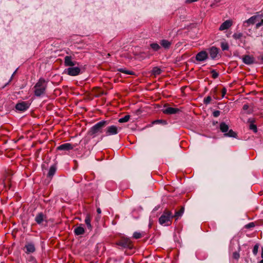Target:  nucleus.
Returning <instances> with one entry per match:
<instances>
[{"label":"nucleus","mask_w":263,"mask_h":263,"mask_svg":"<svg viewBox=\"0 0 263 263\" xmlns=\"http://www.w3.org/2000/svg\"><path fill=\"white\" fill-rule=\"evenodd\" d=\"M121 128L115 125H111L107 127L105 130V134L101 137V139L105 136H109L117 134Z\"/></svg>","instance_id":"obj_5"},{"label":"nucleus","mask_w":263,"mask_h":263,"mask_svg":"<svg viewBox=\"0 0 263 263\" xmlns=\"http://www.w3.org/2000/svg\"><path fill=\"white\" fill-rule=\"evenodd\" d=\"M85 222L87 226L88 230L91 231L92 229V227L91 224V219L89 215H87L85 219Z\"/></svg>","instance_id":"obj_19"},{"label":"nucleus","mask_w":263,"mask_h":263,"mask_svg":"<svg viewBox=\"0 0 263 263\" xmlns=\"http://www.w3.org/2000/svg\"><path fill=\"white\" fill-rule=\"evenodd\" d=\"M219 49L214 46L209 49V53L211 59L215 60L218 58Z\"/></svg>","instance_id":"obj_10"},{"label":"nucleus","mask_w":263,"mask_h":263,"mask_svg":"<svg viewBox=\"0 0 263 263\" xmlns=\"http://www.w3.org/2000/svg\"><path fill=\"white\" fill-rule=\"evenodd\" d=\"M65 73L71 76H76L80 73L81 69L78 67H71L65 70Z\"/></svg>","instance_id":"obj_8"},{"label":"nucleus","mask_w":263,"mask_h":263,"mask_svg":"<svg viewBox=\"0 0 263 263\" xmlns=\"http://www.w3.org/2000/svg\"><path fill=\"white\" fill-rule=\"evenodd\" d=\"M261 256L262 258H263V247H262V248H261Z\"/></svg>","instance_id":"obj_45"},{"label":"nucleus","mask_w":263,"mask_h":263,"mask_svg":"<svg viewBox=\"0 0 263 263\" xmlns=\"http://www.w3.org/2000/svg\"><path fill=\"white\" fill-rule=\"evenodd\" d=\"M24 250L26 254L33 253L35 251L34 244L32 242H28L25 245Z\"/></svg>","instance_id":"obj_9"},{"label":"nucleus","mask_w":263,"mask_h":263,"mask_svg":"<svg viewBox=\"0 0 263 263\" xmlns=\"http://www.w3.org/2000/svg\"><path fill=\"white\" fill-rule=\"evenodd\" d=\"M150 46L153 49V50L155 51H158L160 49V46L157 43H152L151 44Z\"/></svg>","instance_id":"obj_25"},{"label":"nucleus","mask_w":263,"mask_h":263,"mask_svg":"<svg viewBox=\"0 0 263 263\" xmlns=\"http://www.w3.org/2000/svg\"><path fill=\"white\" fill-rule=\"evenodd\" d=\"M184 212V208H182L180 210L178 211H176L175 213L173 214V218L175 217L176 220H177L179 217H180Z\"/></svg>","instance_id":"obj_22"},{"label":"nucleus","mask_w":263,"mask_h":263,"mask_svg":"<svg viewBox=\"0 0 263 263\" xmlns=\"http://www.w3.org/2000/svg\"><path fill=\"white\" fill-rule=\"evenodd\" d=\"M250 129L252 130L255 133L257 132V127L254 124H252V123L250 124Z\"/></svg>","instance_id":"obj_34"},{"label":"nucleus","mask_w":263,"mask_h":263,"mask_svg":"<svg viewBox=\"0 0 263 263\" xmlns=\"http://www.w3.org/2000/svg\"><path fill=\"white\" fill-rule=\"evenodd\" d=\"M258 16L257 15H253L246 21V23L249 24H254L256 22Z\"/></svg>","instance_id":"obj_23"},{"label":"nucleus","mask_w":263,"mask_h":263,"mask_svg":"<svg viewBox=\"0 0 263 263\" xmlns=\"http://www.w3.org/2000/svg\"><path fill=\"white\" fill-rule=\"evenodd\" d=\"M220 112L219 110H215L213 112V115L214 117H218L220 115Z\"/></svg>","instance_id":"obj_38"},{"label":"nucleus","mask_w":263,"mask_h":263,"mask_svg":"<svg viewBox=\"0 0 263 263\" xmlns=\"http://www.w3.org/2000/svg\"><path fill=\"white\" fill-rule=\"evenodd\" d=\"M118 71L120 72H121L122 73L127 74H133L132 71L125 70V69H123V68H120V69H119Z\"/></svg>","instance_id":"obj_29"},{"label":"nucleus","mask_w":263,"mask_h":263,"mask_svg":"<svg viewBox=\"0 0 263 263\" xmlns=\"http://www.w3.org/2000/svg\"><path fill=\"white\" fill-rule=\"evenodd\" d=\"M154 123H162L163 124H166V121L163 120H157L154 122Z\"/></svg>","instance_id":"obj_35"},{"label":"nucleus","mask_w":263,"mask_h":263,"mask_svg":"<svg viewBox=\"0 0 263 263\" xmlns=\"http://www.w3.org/2000/svg\"><path fill=\"white\" fill-rule=\"evenodd\" d=\"M250 113H251V111H247V114H250Z\"/></svg>","instance_id":"obj_49"},{"label":"nucleus","mask_w":263,"mask_h":263,"mask_svg":"<svg viewBox=\"0 0 263 263\" xmlns=\"http://www.w3.org/2000/svg\"><path fill=\"white\" fill-rule=\"evenodd\" d=\"M74 148V146L70 143H66L60 145L58 147H57V149L59 151H68L71 149H72Z\"/></svg>","instance_id":"obj_13"},{"label":"nucleus","mask_w":263,"mask_h":263,"mask_svg":"<svg viewBox=\"0 0 263 263\" xmlns=\"http://www.w3.org/2000/svg\"><path fill=\"white\" fill-rule=\"evenodd\" d=\"M243 34L242 33L239 32V33H235L233 34V37L235 40H239L241 38Z\"/></svg>","instance_id":"obj_27"},{"label":"nucleus","mask_w":263,"mask_h":263,"mask_svg":"<svg viewBox=\"0 0 263 263\" xmlns=\"http://www.w3.org/2000/svg\"><path fill=\"white\" fill-rule=\"evenodd\" d=\"M47 87V82L43 78H40L34 86V93L36 97H39L45 93Z\"/></svg>","instance_id":"obj_1"},{"label":"nucleus","mask_w":263,"mask_h":263,"mask_svg":"<svg viewBox=\"0 0 263 263\" xmlns=\"http://www.w3.org/2000/svg\"><path fill=\"white\" fill-rule=\"evenodd\" d=\"M211 101V98L210 96H208L205 98L203 100V102L205 104H209Z\"/></svg>","instance_id":"obj_33"},{"label":"nucleus","mask_w":263,"mask_h":263,"mask_svg":"<svg viewBox=\"0 0 263 263\" xmlns=\"http://www.w3.org/2000/svg\"><path fill=\"white\" fill-rule=\"evenodd\" d=\"M107 121L105 120H102L98 122L90 128L89 131V135L92 138L96 137L102 133L103 128L107 124Z\"/></svg>","instance_id":"obj_2"},{"label":"nucleus","mask_w":263,"mask_h":263,"mask_svg":"<svg viewBox=\"0 0 263 263\" xmlns=\"http://www.w3.org/2000/svg\"><path fill=\"white\" fill-rule=\"evenodd\" d=\"M220 129L224 133V135L226 137H236V134L233 131L232 129L229 130V126L224 122H222L220 124Z\"/></svg>","instance_id":"obj_4"},{"label":"nucleus","mask_w":263,"mask_h":263,"mask_svg":"<svg viewBox=\"0 0 263 263\" xmlns=\"http://www.w3.org/2000/svg\"><path fill=\"white\" fill-rule=\"evenodd\" d=\"M211 74L212 78L214 79H216L218 77V73L214 69H213L211 71Z\"/></svg>","instance_id":"obj_31"},{"label":"nucleus","mask_w":263,"mask_h":263,"mask_svg":"<svg viewBox=\"0 0 263 263\" xmlns=\"http://www.w3.org/2000/svg\"><path fill=\"white\" fill-rule=\"evenodd\" d=\"M243 62L247 65L253 64L255 62L254 58L249 55H246L242 58Z\"/></svg>","instance_id":"obj_15"},{"label":"nucleus","mask_w":263,"mask_h":263,"mask_svg":"<svg viewBox=\"0 0 263 263\" xmlns=\"http://www.w3.org/2000/svg\"><path fill=\"white\" fill-rule=\"evenodd\" d=\"M28 263H37L35 259L31 256L30 257L29 259L28 260Z\"/></svg>","instance_id":"obj_36"},{"label":"nucleus","mask_w":263,"mask_h":263,"mask_svg":"<svg viewBox=\"0 0 263 263\" xmlns=\"http://www.w3.org/2000/svg\"><path fill=\"white\" fill-rule=\"evenodd\" d=\"M142 236V233H140V232H135L134 234H133V237L135 239H139L140 238H141Z\"/></svg>","instance_id":"obj_30"},{"label":"nucleus","mask_w":263,"mask_h":263,"mask_svg":"<svg viewBox=\"0 0 263 263\" xmlns=\"http://www.w3.org/2000/svg\"><path fill=\"white\" fill-rule=\"evenodd\" d=\"M232 25V23L230 20H227L224 22L219 27L220 30H224L229 28Z\"/></svg>","instance_id":"obj_17"},{"label":"nucleus","mask_w":263,"mask_h":263,"mask_svg":"<svg viewBox=\"0 0 263 263\" xmlns=\"http://www.w3.org/2000/svg\"><path fill=\"white\" fill-rule=\"evenodd\" d=\"M173 218V214L168 210H165L159 218V222L161 225L168 226L171 224Z\"/></svg>","instance_id":"obj_3"},{"label":"nucleus","mask_w":263,"mask_h":263,"mask_svg":"<svg viewBox=\"0 0 263 263\" xmlns=\"http://www.w3.org/2000/svg\"><path fill=\"white\" fill-rule=\"evenodd\" d=\"M254 226H255V224L253 222H250L248 224H247V225H246V228H251L254 227Z\"/></svg>","instance_id":"obj_41"},{"label":"nucleus","mask_w":263,"mask_h":263,"mask_svg":"<svg viewBox=\"0 0 263 263\" xmlns=\"http://www.w3.org/2000/svg\"><path fill=\"white\" fill-rule=\"evenodd\" d=\"M97 212L98 214H100L101 213V210L100 208H98L97 210Z\"/></svg>","instance_id":"obj_44"},{"label":"nucleus","mask_w":263,"mask_h":263,"mask_svg":"<svg viewBox=\"0 0 263 263\" xmlns=\"http://www.w3.org/2000/svg\"><path fill=\"white\" fill-rule=\"evenodd\" d=\"M161 72V69L158 67H154L152 70V73L155 76L159 75Z\"/></svg>","instance_id":"obj_24"},{"label":"nucleus","mask_w":263,"mask_h":263,"mask_svg":"<svg viewBox=\"0 0 263 263\" xmlns=\"http://www.w3.org/2000/svg\"><path fill=\"white\" fill-rule=\"evenodd\" d=\"M64 65L65 66H73L76 65V62L72 60L71 56H66L64 58Z\"/></svg>","instance_id":"obj_16"},{"label":"nucleus","mask_w":263,"mask_h":263,"mask_svg":"<svg viewBox=\"0 0 263 263\" xmlns=\"http://www.w3.org/2000/svg\"><path fill=\"white\" fill-rule=\"evenodd\" d=\"M259 263H263V258L261 260H260Z\"/></svg>","instance_id":"obj_48"},{"label":"nucleus","mask_w":263,"mask_h":263,"mask_svg":"<svg viewBox=\"0 0 263 263\" xmlns=\"http://www.w3.org/2000/svg\"><path fill=\"white\" fill-rule=\"evenodd\" d=\"M227 93V89L223 87L221 90V97L224 98Z\"/></svg>","instance_id":"obj_39"},{"label":"nucleus","mask_w":263,"mask_h":263,"mask_svg":"<svg viewBox=\"0 0 263 263\" xmlns=\"http://www.w3.org/2000/svg\"><path fill=\"white\" fill-rule=\"evenodd\" d=\"M129 119H130V116L126 115L124 117H123V118L119 119L118 121L120 123L127 122V121H129Z\"/></svg>","instance_id":"obj_26"},{"label":"nucleus","mask_w":263,"mask_h":263,"mask_svg":"<svg viewBox=\"0 0 263 263\" xmlns=\"http://www.w3.org/2000/svg\"><path fill=\"white\" fill-rule=\"evenodd\" d=\"M29 106L30 103L28 102H21L16 104L15 108L17 110L23 111L29 108Z\"/></svg>","instance_id":"obj_11"},{"label":"nucleus","mask_w":263,"mask_h":263,"mask_svg":"<svg viewBox=\"0 0 263 263\" xmlns=\"http://www.w3.org/2000/svg\"><path fill=\"white\" fill-rule=\"evenodd\" d=\"M261 26H263V19L256 24V28H259Z\"/></svg>","instance_id":"obj_40"},{"label":"nucleus","mask_w":263,"mask_h":263,"mask_svg":"<svg viewBox=\"0 0 263 263\" xmlns=\"http://www.w3.org/2000/svg\"><path fill=\"white\" fill-rule=\"evenodd\" d=\"M34 220L39 225L43 226L44 223H47V217L43 212H39L36 215Z\"/></svg>","instance_id":"obj_6"},{"label":"nucleus","mask_w":263,"mask_h":263,"mask_svg":"<svg viewBox=\"0 0 263 263\" xmlns=\"http://www.w3.org/2000/svg\"><path fill=\"white\" fill-rule=\"evenodd\" d=\"M56 171H57L56 166L55 165H51L49 168V172L48 173V177L52 178L53 177V176L54 175V174L55 173Z\"/></svg>","instance_id":"obj_20"},{"label":"nucleus","mask_w":263,"mask_h":263,"mask_svg":"<svg viewBox=\"0 0 263 263\" xmlns=\"http://www.w3.org/2000/svg\"><path fill=\"white\" fill-rule=\"evenodd\" d=\"M260 59H261V61H262V62H263V55L261 57V58H260Z\"/></svg>","instance_id":"obj_47"},{"label":"nucleus","mask_w":263,"mask_h":263,"mask_svg":"<svg viewBox=\"0 0 263 263\" xmlns=\"http://www.w3.org/2000/svg\"><path fill=\"white\" fill-rule=\"evenodd\" d=\"M208 53L205 50H202L198 52L195 57V59L199 62H203L208 59Z\"/></svg>","instance_id":"obj_7"},{"label":"nucleus","mask_w":263,"mask_h":263,"mask_svg":"<svg viewBox=\"0 0 263 263\" xmlns=\"http://www.w3.org/2000/svg\"><path fill=\"white\" fill-rule=\"evenodd\" d=\"M117 245L123 248H129L131 247V242L128 238H123L119 241Z\"/></svg>","instance_id":"obj_12"},{"label":"nucleus","mask_w":263,"mask_h":263,"mask_svg":"<svg viewBox=\"0 0 263 263\" xmlns=\"http://www.w3.org/2000/svg\"><path fill=\"white\" fill-rule=\"evenodd\" d=\"M161 45L165 49H168L171 45V42L166 40H162L160 41Z\"/></svg>","instance_id":"obj_21"},{"label":"nucleus","mask_w":263,"mask_h":263,"mask_svg":"<svg viewBox=\"0 0 263 263\" xmlns=\"http://www.w3.org/2000/svg\"><path fill=\"white\" fill-rule=\"evenodd\" d=\"M233 257L236 259H238L239 258V254L238 252H235L233 254Z\"/></svg>","instance_id":"obj_37"},{"label":"nucleus","mask_w":263,"mask_h":263,"mask_svg":"<svg viewBox=\"0 0 263 263\" xmlns=\"http://www.w3.org/2000/svg\"><path fill=\"white\" fill-rule=\"evenodd\" d=\"M179 109L177 108L168 107L163 110V112L167 115H173L177 113Z\"/></svg>","instance_id":"obj_14"},{"label":"nucleus","mask_w":263,"mask_h":263,"mask_svg":"<svg viewBox=\"0 0 263 263\" xmlns=\"http://www.w3.org/2000/svg\"><path fill=\"white\" fill-rule=\"evenodd\" d=\"M258 248H259V246L257 244L255 245L254 246L253 249V253L254 254V255H257V252H258Z\"/></svg>","instance_id":"obj_32"},{"label":"nucleus","mask_w":263,"mask_h":263,"mask_svg":"<svg viewBox=\"0 0 263 263\" xmlns=\"http://www.w3.org/2000/svg\"><path fill=\"white\" fill-rule=\"evenodd\" d=\"M16 71V70L13 72V73L12 74V76H11V79H10V81H10L12 80V78L13 76H14V74L15 73Z\"/></svg>","instance_id":"obj_46"},{"label":"nucleus","mask_w":263,"mask_h":263,"mask_svg":"<svg viewBox=\"0 0 263 263\" xmlns=\"http://www.w3.org/2000/svg\"><path fill=\"white\" fill-rule=\"evenodd\" d=\"M221 48L222 50H227L229 49V45L227 43H221Z\"/></svg>","instance_id":"obj_28"},{"label":"nucleus","mask_w":263,"mask_h":263,"mask_svg":"<svg viewBox=\"0 0 263 263\" xmlns=\"http://www.w3.org/2000/svg\"><path fill=\"white\" fill-rule=\"evenodd\" d=\"M198 0H186L185 3L187 4H191L194 2H196L198 1Z\"/></svg>","instance_id":"obj_42"},{"label":"nucleus","mask_w":263,"mask_h":263,"mask_svg":"<svg viewBox=\"0 0 263 263\" xmlns=\"http://www.w3.org/2000/svg\"><path fill=\"white\" fill-rule=\"evenodd\" d=\"M242 108L244 111H246L249 108V105L248 104H245L243 105Z\"/></svg>","instance_id":"obj_43"},{"label":"nucleus","mask_w":263,"mask_h":263,"mask_svg":"<svg viewBox=\"0 0 263 263\" xmlns=\"http://www.w3.org/2000/svg\"><path fill=\"white\" fill-rule=\"evenodd\" d=\"M82 226V224H81L80 226L74 229L73 232L76 235H78V236L81 235L84 233L85 229H84V227H83Z\"/></svg>","instance_id":"obj_18"}]
</instances>
